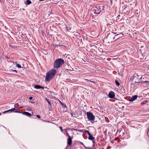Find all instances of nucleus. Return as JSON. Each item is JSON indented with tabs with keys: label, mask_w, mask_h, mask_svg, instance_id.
I'll return each instance as SVG.
<instances>
[{
	"label": "nucleus",
	"mask_w": 149,
	"mask_h": 149,
	"mask_svg": "<svg viewBox=\"0 0 149 149\" xmlns=\"http://www.w3.org/2000/svg\"><path fill=\"white\" fill-rule=\"evenodd\" d=\"M56 73L55 69H52L49 71L47 74L45 81H49L54 77Z\"/></svg>",
	"instance_id": "1"
},
{
	"label": "nucleus",
	"mask_w": 149,
	"mask_h": 149,
	"mask_svg": "<svg viewBox=\"0 0 149 149\" xmlns=\"http://www.w3.org/2000/svg\"><path fill=\"white\" fill-rule=\"evenodd\" d=\"M64 63V61L62 59L58 58L56 59L54 63V66L56 68H60Z\"/></svg>",
	"instance_id": "2"
},
{
	"label": "nucleus",
	"mask_w": 149,
	"mask_h": 149,
	"mask_svg": "<svg viewBox=\"0 0 149 149\" xmlns=\"http://www.w3.org/2000/svg\"><path fill=\"white\" fill-rule=\"evenodd\" d=\"M104 7V6L97 5L96 6L94 7L93 9V10L95 14H99L101 12V8Z\"/></svg>",
	"instance_id": "3"
},
{
	"label": "nucleus",
	"mask_w": 149,
	"mask_h": 149,
	"mask_svg": "<svg viewBox=\"0 0 149 149\" xmlns=\"http://www.w3.org/2000/svg\"><path fill=\"white\" fill-rule=\"evenodd\" d=\"M86 115L88 120L90 121H93L94 120L95 116L93 115L92 112H87L86 113Z\"/></svg>",
	"instance_id": "4"
},
{
	"label": "nucleus",
	"mask_w": 149,
	"mask_h": 149,
	"mask_svg": "<svg viewBox=\"0 0 149 149\" xmlns=\"http://www.w3.org/2000/svg\"><path fill=\"white\" fill-rule=\"evenodd\" d=\"M14 111V112L15 113H21V111H18L17 109H16L15 108H12L10 109H9L7 111H5L4 112V113H6V112H9V111H11V112H13Z\"/></svg>",
	"instance_id": "5"
},
{
	"label": "nucleus",
	"mask_w": 149,
	"mask_h": 149,
	"mask_svg": "<svg viewBox=\"0 0 149 149\" xmlns=\"http://www.w3.org/2000/svg\"><path fill=\"white\" fill-rule=\"evenodd\" d=\"M96 48V47L94 45L91 46L89 45L88 46V50L91 51L93 52L92 50H95V49Z\"/></svg>",
	"instance_id": "6"
},
{
	"label": "nucleus",
	"mask_w": 149,
	"mask_h": 149,
	"mask_svg": "<svg viewBox=\"0 0 149 149\" xmlns=\"http://www.w3.org/2000/svg\"><path fill=\"white\" fill-rule=\"evenodd\" d=\"M109 98H113L115 96V93L112 91H111L109 93Z\"/></svg>",
	"instance_id": "7"
},
{
	"label": "nucleus",
	"mask_w": 149,
	"mask_h": 149,
	"mask_svg": "<svg viewBox=\"0 0 149 149\" xmlns=\"http://www.w3.org/2000/svg\"><path fill=\"white\" fill-rule=\"evenodd\" d=\"M72 143V140L70 136H69L67 139V144L68 146H70Z\"/></svg>",
	"instance_id": "8"
},
{
	"label": "nucleus",
	"mask_w": 149,
	"mask_h": 149,
	"mask_svg": "<svg viewBox=\"0 0 149 149\" xmlns=\"http://www.w3.org/2000/svg\"><path fill=\"white\" fill-rule=\"evenodd\" d=\"M22 113L23 114L25 115L26 116H30L31 115V114L30 113L26 111L21 112V113Z\"/></svg>",
	"instance_id": "9"
},
{
	"label": "nucleus",
	"mask_w": 149,
	"mask_h": 149,
	"mask_svg": "<svg viewBox=\"0 0 149 149\" xmlns=\"http://www.w3.org/2000/svg\"><path fill=\"white\" fill-rule=\"evenodd\" d=\"M137 97V96L136 95H135L133 97H132L130 99V101L131 102L133 101L136 100Z\"/></svg>",
	"instance_id": "10"
},
{
	"label": "nucleus",
	"mask_w": 149,
	"mask_h": 149,
	"mask_svg": "<svg viewBox=\"0 0 149 149\" xmlns=\"http://www.w3.org/2000/svg\"><path fill=\"white\" fill-rule=\"evenodd\" d=\"M88 139L90 140H94L95 138L90 133L88 134Z\"/></svg>",
	"instance_id": "11"
},
{
	"label": "nucleus",
	"mask_w": 149,
	"mask_h": 149,
	"mask_svg": "<svg viewBox=\"0 0 149 149\" xmlns=\"http://www.w3.org/2000/svg\"><path fill=\"white\" fill-rule=\"evenodd\" d=\"M34 88L36 89H39L40 88H42L43 89L44 88L42 86H41L39 85H36L34 86Z\"/></svg>",
	"instance_id": "12"
},
{
	"label": "nucleus",
	"mask_w": 149,
	"mask_h": 149,
	"mask_svg": "<svg viewBox=\"0 0 149 149\" xmlns=\"http://www.w3.org/2000/svg\"><path fill=\"white\" fill-rule=\"evenodd\" d=\"M79 131L80 132H82L84 133H87L88 134L90 133L89 132V131L87 130H79Z\"/></svg>",
	"instance_id": "13"
},
{
	"label": "nucleus",
	"mask_w": 149,
	"mask_h": 149,
	"mask_svg": "<svg viewBox=\"0 0 149 149\" xmlns=\"http://www.w3.org/2000/svg\"><path fill=\"white\" fill-rule=\"evenodd\" d=\"M25 3L26 5H29L31 3V1L29 0H27L25 1Z\"/></svg>",
	"instance_id": "14"
},
{
	"label": "nucleus",
	"mask_w": 149,
	"mask_h": 149,
	"mask_svg": "<svg viewBox=\"0 0 149 149\" xmlns=\"http://www.w3.org/2000/svg\"><path fill=\"white\" fill-rule=\"evenodd\" d=\"M93 68H99V65L95 64H93Z\"/></svg>",
	"instance_id": "15"
},
{
	"label": "nucleus",
	"mask_w": 149,
	"mask_h": 149,
	"mask_svg": "<svg viewBox=\"0 0 149 149\" xmlns=\"http://www.w3.org/2000/svg\"><path fill=\"white\" fill-rule=\"evenodd\" d=\"M45 100L47 101V102H48L49 105L50 106H51L52 105L51 103V102H50V101H49V100L47 99V98H46Z\"/></svg>",
	"instance_id": "16"
},
{
	"label": "nucleus",
	"mask_w": 149,
	"mask_h": 149,
	"mask_svg": "<svg viewBox=\"0 0 149 149\" xmlns=\"http://www.w3.org/2000/svg\"><path fill=\"white\" fill-rule=\"evenodd\" d=\"M115 82L116 84L117 85V86H119L120 85V84L119 82H118V81L116 80L115 81Z\"/></svg>",
	"instance_id": "17"
},
{
	"label": "nucleus",
	"mask_w": 149,
	"mask_h": 149,
	"mask_svg": "<svg viewBox=\"0 0 149 149\" xmlns=\"http://www.w3.org/2000/svg\"><path fill=\"white\" fill-rule=\"evenodd\" d=\"M15 63L16 64V66L18 68H21L22 67L18 63Z\"/></svg>",
	"instance_id": "18"
},
{
	"label": "nucleus",
	"mask_w": 149,
	"mask_h": 149,
	"mask_svg": "<svg viewBox=\"0 0 149 149\" xmlns=\"http://www.w3.org/2000/svg\"><path fill=\"white\" fill-rule=\"evenodd\" d=\"M85 80L87 82H93V83H94V82L93 81H91V80H89L88 79H85Z\"/></svg>",
	"instance_id": "19"
},
{
	"label": "nucleus",
	"mask_w": 149,
	"mask_h": 149,
	"mask_svg": "<svg viewBox=\"0 0 149 149\" xmlns=\"http://www.w3.org/2000/svg\"><path fill=\"white\" fill-rule=\"evenodd\" d=\"M58 46L59 47H61L62 48H65L66 47V46L65 45H58Z\"/></svg>",
	"instance_id": "20"
},
{
	"label": "nucleus",
	"mask_w": 149,
	"mask_h": 149,
	"mask_svg": "<svg viewBox=\"0 0 149 149\" xmlns=\"http://www.w3.org/2000/svg\"><path fill=\"white\" fill-rule=\"evenodd\" d=\"M147 102V100H145L144 101V102H142L141 103V104H144L145 103H146Z\"/></svg>",
	"instance_id": "21"
},
{
	"label": "nucleus",
	"mask_w": 149,
	"mask_h": 149,
	"mask_svg": "<svg viewBox=\"0 0 149 149\" xmlns=\"http://www.w3.org/2000/svg\"><path fill=\"white\" fill-rule=\"evenodd\" d=\"M58 45H57L55 44V45H54V47L55 48H56V47H58L59 46Z\"/></svg>",
	"instance_id": "22"
},
{
	"label": "nucleus",
	"mask_w": 149,
	"mask_h": 149,
	"mask_svg": "<svg viewBox=\"0 0 149 149\" xmlns=\"http://www.w3.org/2000/svg\"><path fill=\"white\" fill-rule=\"evenodd\" d=\"M9 46H10V47H12V48H13V47H15V46H14V45H12V44H10Z\"/></svg>",
	"instance_id": "23"
},
{
	"label": "nucleus",
	"mask_w": 149,
	"mask_h": 149,
	"mask_svg": "<svg viewBox=\"0 0 149 149\" xmlns=\"http://www.w3.org/2000/svg\"><path fill=\"white\" fill-rule=\"evenodd\" d=\"M59 127L60 128V129L61 132H62L63 131V130L62 129V127H61L59 126Z\"/></svg>",
	"instance_id": "24"
},
{
	"label": "nucleus",
	"mask_w": 149,
	"mask_h": 149,
	"mask_svg": "<svg viewBox=\"0 0 149 149\" xmlns=\"http://www.w3.org/2000/svg\"><path fill=\"white\" fill-rule=\"evenodd\" d=\"M66 135L68 136V138H69V136H70V135H69L68 134V133L67 132L66 133Z\"/></svg>",
	"instance_id": "25"
},
{
	"label": "nucleus",
	"mask_w": 149,
	"mask_h": 149,
	"mask_svg": "<svg viewBox=\"0 0 149 149\" xmlns=\"http://www.w3.org/2000/svg\"><path fill=\"white\" fill-rule=\"evenodd\" d=\"M36 116L37 118H41L40 116L39 115H37Z\"/></svg>",
	"instance_id": "26"
},
{
	"label": "nucleus",
	"mask_w": 149,
	"mask_h": 149,
	"mask_svg": "<svg viewBox=\"0 0 149 149\" xmlns=\"http://www.w3.org/2000/svg\"><path fill=\"white\" fill-rule=\"evenodd\" d=\"M59 102L62 106H63V104L62 102H61L60 101H59Z\"/></svg>",
	"instance_id": "27"
},
{
	"label": "nucleus",
	"mask_w": 149,
	"mask_h": 149,
	"mask_svg": "<svg viewBox=\"0 0 149 149\" xmlns=\"http://www.w3.org/2000/svg\"><path fill=\"white\" fill-rule=\"evenodd\" d=\"M33 99V97H29V99L30 100H32V99Z\"/></svg>",
	"instance_id": "28"
},
{
	"label": "nucleus",
	"mask_w": 149,
	"mask_h": 149,
	"mask_svg": "<svg viewBox=\"0 0 149 149\" xmlns=\"http://www.w3.org/2000/svg\"><path fill=\"white\" fill-rule=\"evenodd\" d=\"M147 82H148V83H149V82H148V81H144L143 82V83H147Z\"/></svg>",
	"instance_id": "29"
},
{
	"label": "nucleus",
	"mask_w": 149,
	"mask_h": 149,
	"mask_svg": "<svg viewBox=\"0 0 149 149\" xmlns=\"http://www.w3.org/2000/svg\"><path fill=\"white\" fill-rule=\"evenodd\" d=\"M92 142L93 143H95V141L94 140H92Z\"/></svg>",
	"instance_id": "30"
},
{
	"label": "nucleus",
	"mask_w": 149,
	"mask_h": 149,
	"mask_svg": "<svg viewBox=\"0 0 149 149\" xmlns=\"http://www.w3.org/2000/svg\"><path fill=\"white\" fill-rule=\"evenodd\" d=\"M149 129L148 130V132H147V134H148H148H149Z\"/></svg>",
	"instance_id": "31"
},
{
	"label": "nucleus",
	"mask_w": 149,
	"mask_h": 149,
	"mask_svg": "<svg viewBox=\"0 0 149 149\" xmlns=\"http://www.w3.org/2000/svg\"><path fill=\"white\" fill-rule=\"evenodd\" d=\"M63 107H66V105H65V104H63Z\"/></svg>",
	"instance_id": "32"
},
{
	"label": "nucleus",
	"mask_w": 149,
	"mask_h": 149,
	"mask_svg": "<svg viewBox=\"0 0 149 149\" xmlns=\"http://www.w3.org/2000/svg\"><path fill=\"white\" fill-rule=\"evenodd\" d=\"M110 2H111V5H112V2L111 1H110Z\"/></svg>",
	"instance_id": "33"
},
{
	"label": "nucleus",
	"mask_w": 149,
	"mask_h": 149,
	"mask_svg": "<svg viewBox=\"0 0 149 149\" xmlns=\"http://www.w3.org/2000/svg\"><path fill=\"white\" fill-rule=\"evenodd\" d=\"M13 71H14V72H17V71L16 70H14Z\"/></svg>",
	"instance_id": "34"
},
{
	"label": "nucleus",
	"mask_w": 149,
	"mask_h": 149,
	"mask_svg": "<svg viewBox=\"0 0 149 149\" xmlns=\"http://www.w3.org/2000/svg\"><path fill=\"white\" fill-rule=\"evenodd\" d=\"M6 58L7 59L8 58V56H6Z\"/></svg>",
	"instance_id": "35"
},
{
	"label": "nucleus",
	"mask_w": 149,
	"mask_h": 149,
	"mask_svg": "<svg viewBox=\"0 0 149 149\" xmlns=\"http://www.w3.org/2000/svg\"><path fill=\"white\" fill-rule=\"evenodd\" d=\"M120 16V15H118V17H117V18H118Z\"/></svg>",
	"instance_id": "36"
},
{
	"label": "nucleus",
	"mask_w": 149,
	"mask_h": 149,
	"mask_svg": "<svg viewBox=\"0 0 149 149\" xmlns=\"http://www.w3.org/2000/svg\"><path fill=\"white\" fill-rule=\"evenodd\" d=\"M104 8H102V10H104Z\"/></svg>",
	"instance_id": "37"
},
{
	"label": "nucleus",
	"mask_w": 149,
	"mask_h": 149,
	"mask_svg": "<svg viewBox=\"0 0 149 149\" xmlns=\"http://www.w3.org/2000/svg\"><path fill=\"white\" fill-rule=\"evenodd\" d=\"M50 14H48V15H47V16H49L50 15Z\"/></svg>",
	"instance_id": "38"
},
{
	"label": "nucleus",
	"mask_w": 149,
	"mask_h": 149,
	"mask_svg": "<svg viewBox=\"0 0 149 149\" xmlns=\"http://www.w3.org/2000/svg\"><path fill=\"white\" fill-rule=\"evenodd\" d=\"M123 8V6H122Z\"/></svg>",
	"instance_id": "39"
},
{
	"label": "nucleus",
	"mask_w": 149,
	"mask_h": 149,
	"mask_svg": "<svg viewBox=\"0 0 149 149\" xmlns=\"http://www.w3.org/2000/svg\"><path fill=\"white\" fill-rule=\"evenodd\" d=\"M20 108H22V107H21Z\"/></svg>",
	"instance_id": "40"
},
{
	"label": "nucleus",
	"mask_w": 149,
	"mask_h": 149,
	"mask_svg": "<svg viewBox=\"0 0 149 149\" xmlns=\"http://www.w3.org/2000/svg\"><path fill=\"white\" fill-rule=\"evenodd\" d=\"M122 5H123V3H122Z\"/></svg>",
	"instance_id": "41"
},
{
	"label": "nucleus",
	"mask_w": 149,
	"mask_h": 149,
	"mask_svg": "<svg viewBox=\"0 0 149 149\" xmlns=\"http://www.w3.org/2000/svg\"><path fill=\"white\" fill-rule=\"evenodd\" d=\"M125 7L124 8V9H125Z\"/></svg>",
	"instance_id": "42"
}]
</instances>
